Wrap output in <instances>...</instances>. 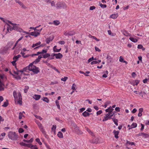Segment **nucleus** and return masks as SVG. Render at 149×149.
<instances>
[{"instance_id":"bf43d9fd","label":"nucleus","mask_w":149,"mask_h":149,"mask_svg":"<svg viewBox=\"0 0 149 149\" xmlns=\"http://www.w3.org/2000/svg\"><path fill=\"white\" fill-rule=\"evenodd\" d=\"M40 61V60H39V59L37 58L36 59V60L35 61H34L33 62V64L34 63V64H36L37 63H38Z\"/></svg>"},{"instance_id":"6e6552de","label":"nucleus","mask_w":149,"mask_h":149,"mask_svg":"<svg viewBox=\"0 0 149 149\" xmlns=\"http://www.w3.org/2000/svg\"><path fill=\"white\" fill-rule=\"evenodd\" d=\"M75 34V32L73 31H65L64 34L65 36H72Z\"/></svg>"},{"instance_id":"f3484780","label":"nucleus","mask_w":149,"mask_h":149,"mask_svg":"<svg viewBox=\"0 0 149 149\" xmlns=\"http://www.w3.org/2000/svg\"><path fill=\"white\" fill-rule=\"evenodd\" d=\"M41 97V96L40 95H34L33 96V98L35 99L36 100H38Z\"/></svg>"},{"instance_id":"a18cd8bd","label":"nucleus","mask_w":149,"mask_h":149,"mask_svg":"<svg viewBox=\"0 0 149 149\" xmlns=\"http://www.w3.org/2000/svg\"><path fill=\"white\" fill-rule=\"evenodd\" d=\"M36 141L40 145H42V143L40 141V139L39 138H37L36 139Z\"/></svg>"},{"instance_id":"8fccbe9b","label":"nucleus","mask_w":149,"mask_h":149,"mask_svg":"<svg viewBox=\"0 0 149 149\" xmlns=\"http://www.w3.org/2000/svg\"><path fill=\"white\" fill-rule=\"evenodd\" d=\"M127 144H129V145H130L131 146H132V145H135V143L134 142H130L128 141H127Z\"/></svg>"},{"instance_id":"2eb2a0df","label":"nucleus","mask_w":149,"mask_h":149,"mask_svg":"<svg viewBox=\"0 0 149 149\" xmlns=\"http://www.w3.org/2000/svg\"><path fill=\"white\" fill-rule=\"evenodd\" d=\"M113 133L116 139L118 138V136L119 133V131H116V130H114L113 131Z\"/></svg>"},{"instance_id":"603ef678","label":"nucleus","mask_w":149,"mask_h":149,"mask_svg":"<svg viewBox=\"0 0 149 149\" xmlns=\"http://www.w3.org/2000/svg\"><path fill=\"white\" fill-rule=\"evenodd\" d=\"M13 95L14 97V98L15 99H16V98H17L18 97H17V94L16 92L15 91H14L13 92Z\"/></svg>"},{"instance_id":"4d7b16f0","label":"nucleus","mask_w":149,"mask_h":149,"mask_svg":"<svg viewBox=\"0 0 149 149\" xmlns=\"http://www.w3.org/2000/svg\"><path fill=\"white\" fill-rule=\"evenodd\" d=\"M68 78L67 77H65L63 78H62L61 79V80L62 81H66V80L68 79Z\"/></svg>"},{"instance_id":"f257e3e1","label":"nucleus","mask_w":149,"mask_h":149,"mask_svg":"<svg viewBox=\"0 0 149 149\" xmlns=\"http://www.w3.org/2000/svg\"><path fill=\"white\" fill-rule=\"evenodd\" d=\"M7 27L6 29L5 34L8 33H10V31H11L13 30L20 31V29L18 26V25L16 24H13L10 21L8 24L6 25Z\"/></svg>"},{"instance_id":"de8ad7c7","label":"nucleus","mask_w":149,"mask_h":149,"mask_svg":"<svg viewBox=\"0 0 149 149\" xmlns=\"http://www.w3.org/2000/svg\"><path fill=\"white\" fill-rule=\"evenodd\" d=\"M47 52V50L46 49H42V50L41 52H40V53H41V55H42L43 54H44V53H46Z\"/></svg>"},{"instance_id":"473e14b6","label":"nucleus","mask_w":149,"mask_h":149,"mask_svg":"<svg viewBox=\"0 0 149 149\" xmlns=\"http://www.w3.org/2000/svg\"><path fill=\"white\" fill-rule=\"evenodd\" d=\"M31 66V64H30L28 66L24 68L23 69V71H24V72H27V70H30V68L29 66L30 67Z\"/></svg>"},{"instance_id":"c85d7f7f","label":"nucleus","mask_w":149,"mask_h":149,"mask_svg":"<svg viewBox=\"0 0 149 149\" xmlns=\"http://www.w3.org/2000/svg\"><path fill=\"white\" fill-rule=\"evenodd\" d=\"M58 136L60 138H63V135L61 132H59L57 134Z\"/></svg>"},{"instance_id":"bb28decb","label":"nucleus","mask_w":149,"mask_h":149,"mask_svg":"<svg viewBox=\"0 0 149 149\" xmlns=\"http://www.w3.org/2000/svg\"><path fill=\"white\" fill-rule=\"evenodd\" d=\"M53 51L55 52H60V50L61 49V48L59 49H57L56 48V46H54L53 47Z\"/></svg>"},{"instance_id":"aec40b11","label":"nucleus","mask_w":149,"mask_h":149,"mask_svg":"<svg viewBox=\"0 0 149 149\" xmlns=\"http://www.w3.org/2000/svg\"><path fill=\"white\" fill-rule=\"evenodd\" d=\"M143 109L142 108H141L139 109V113L138 114V116L140 117L142 116V113L143 112Z\"/></svg>"},{"instance_id":"c9c22d12","label":"nucleus","mask_w":149,"mask_h":149,"mask_svg":"<svg viewBox=\"0 0 149 149\" xmlns=\"http://www.w3.org/2000/svg\"><path fill=\"white\" fill-rule=\"evenodd\" d=\"M53 24L55 25H58L60 24V22L58 20H54L53 22Z\"/></svg>"},{"instance_id":"e433bc0d","label":"nucleus","mask_w":149,"mask_h":149,"mask_svg":"<svg viewBox=\"0 0 149 149\" xmlns=\"http://www.w3.org/2000/svg\"><path fill=\"white\" fill-rule=\"evenodd\" d=\"M41 100L47 103H49V99L47 97H44Z\"/></svg>"},{"instance_id":"f704fd0d","label":"nucleus","mask_w":149,"mask_h":149,"mask_svg":"<svg viewBox=\"0 0 149 149\" xmlns=\"http://www.w3.org/2000/svg\"><path fill=\"white\" fill-rule=\"evenodd\" d=\"M19 144L22 146H23L25 147H28L29 144H26L25 143H24L23 142H21L19 143Z\"/></svg>"},{"instance_id":"052dcab7","label":"nucleus","mask_w":149,"mask_h":149,"mask_svg":"<svg viewBox=\"0 0 149 149\" xmlns=\"http://www.w3.org/2000/svg\"><path fill=\"white\" fill-rule=\"evenodd\" d=\"M18 97L19 100H22V97L21 94L19 93L18 94Z\"/></svg>"},{"instance_id":"6ab92c4d","label":"nucleus","mask_w":149,"mask_h":149,"mask_svg":"<svg viewBox=\"0 0 149 149\" xmlns=\"http://www.w3.org/2000/svg\"><path fill=\"white\" fill-rule=\"evenodd\" d=\"M53 38L49 37L46 39L45 42L47 44H49L53 40Z\"/></svg>"},{"instance_id":"09e8293b","label":"nucleus","mask_w":149,"mask_h":149,"mask_svg":"<svg viewBox=\"0 0 149 149\" xmlns=\"http://www.w3.org/2000/svg\"><path fill=\"white\" fill-rule=\"evenodd\" d=\"M8 103L7 101L4 102L3 104L2 105V106L4 107H6L8 106Z\"/></svg>"},{"instance_id":"a211bd4d","label":"nucleus","mask_w":149,"mask_h":149,"mask_svg":"<svg viewBox=\"0 0 149 149\" xmlns=\"http://www.w3.org/2000/svg\"><path fill=\"white\" fill-rule=\"evenodd\" d=\"M111 119L109 116L107 114H106L104 117V118L102 120L103 121H105Z\"/></svg>"},{"instance_id":"5701e85b","label":"nucleus","mask_w":149,"mask_h":149,"mask_svg":"<svg viewBox=\"0 0 149 149\" xmlns=\"http://www.w3.org/2000/svg\"><path fill=\"white\" fill-rule=\"evenodd\" d=\"M139 81L137 80H135L134 81H133L132 83V84L133 86H137L139 84Z\"/></svg>"},{"instance_id":"5fc2aeb1","label":"nucleus","mask_w":149,"mask_h":149,"mask_svg":"<svg viewBox=\"0 0 149 149\" xmlns=\"http://www.w3.org/2000/svg\"><path fill=\"white\" fill-rule=\"evenodd\" d=\"M35 117L37 118V119H39L40 120H41L42 119V118H41L40 116H37V115H35Z\"/></svg>"},{"instance_id":"412c9836","label":"nucleus","mask_w":149,"mask_h":149,"mask_svg":"<svg viewBox=\"0 0 149 149\" xmlns=\"http://www.w3.org/2000/svg\"><path fill=\"white\" fill-rule=\"evenodd\" d=\"M137 124L136 123H133L131 125L130 127L128 128L129 130H130L132 128H134L137 127Z\"/></svg>"},{"instance_id":"a19ab883","label":"nucleus","mask_w":149,"mask_h":149,"mask_svg":"<svg viewBox=\"0 0 149 149\" xmlns=\"http://www.w3.org/2000/svg\"><path fill=\"white\" fill-rule=\"evenodd\" d=\"M86 130L87 132L91 134L92 136L94 135L93 133L89 129L87 128H86Z\"/></svg>"},{"instance_id":"0e129e2a","label":"nucleus","mask_w":149,"mask_h":149,"mask_svg":"<svg viewBox=\"0 0 149 149\" xmlns=\"http://www.w3.org/2000/svg\"><path fill=\"white\" fill-rule=\"evenodd\" d=\"M85 110V109L84 108H82L80 109L79 112L80 113H82Z\"/></svg>"},{"instance_id":"ea45409f","label":"nucleus","mask_w":149,"mask_h":149,"mask_svg":"<svg viewBox=\"0 0 149 149\" xmlns=\"http://www.w3.org/2000/svg\"><path fill=\"white\" fill-rule=\"evenodd\" d=\"M55 103L56 104V105L57 106V108L60 109V106L59 104V101L58 100H56L55 101Z\"/></svg>"},{"instance_id":"1a4fd4ad","label":"nucleus","mask_w":149,"mask_h":149,"mask_svg":"<svg viewBox=\"0 0 149 149\" xmlns=\"http://www.w3.org/2000/svg\"><path fill=\"white\" fill-rule=\"evenodd\" d=\"M52 56H55V57L57 59H60L63 57V55L60 53H58V54H52L51 55Z\"/></svg>"},{"instance_id":"3c124183","label":"nucleus","mask_w":149,"mask_h":149,"mask_svg":"<svg viewBox=\"0 0 149 149\" xmlns=\"http://www.w3.org/2000/svg\"><path fill=\"white\" fill-rule=\"evenodd\" d=\"M56 128V125H53L52 126V131L54 132L55 131V130Z\"/></svg>"},{"instance_id":"37998d69","label":"nucleus","mask_w":149,"mask_h":149,"mask_svg":"<svg viewBox=\"0 0 149 149\" xmlns=\"http://www.w3.org/2000/svg\"><path fill=\"white\" fill-rule=\"evenodd\" d=\"M19 119H21L22 118V117H24V115L22 113L20 112L19 113Z\"/></svg>"},{"instance_id":"39448f33","label":"nucleus","mask_w":149,"mask_h":149,"mask_svg":"<svg viewBox=\"0 0 149 149\" xmlns=\"http://www.w3.org/2000/svg\"><path fill=\"white\" fill-rule=\"evenodd\" d=\"M37 125L39 128L40 130L42 132L43 134L45 136L46 135V132L42 124L41 123H38Z\"/></svg>"},{"instance_id":"ddd939ff","label":"nucleus","mask_w":149,"mask_h":149,"mask_svg":"<svg viewBox=\"0 0 149 149\" xmlns=\"http://www.w3.org/2000/svg\"><path fill=\"white\" fill-rule=\"evenodd\" d=\"M28 147L29 148L31 149H38V148L36 145H32L31 143L29 144Z\"/></svg>"},{"instance_id":"680f3d73","label":"nucleus","mask_w":149,"mask_h":149,"mask_svg":"<svg viewBox=\"0 0 149 149\" xmlns=\"http://www.w3.org/2000/svg\"><path fill=\"white\" fill-rule=\"evenodd\" d=\"M24 130L22 128H19V129L18 132L19 133H22L24 132Z\"/></svg>"},{"instance_id":"774afa93","label":"nucleus","mask_w":149,"mask_h":149,"mask_svg":"<svg viewBox=\"0 0 149 149\" xmlns=\"http://www.w3.org/2000/svg\"><path fill=\"white\" fill-rule=\"evenodd\" d=\"M124 59L122 56H120L119 58V61L120 62H123Z\"/></svg>"},{"instance_id":"79ce46f5","label":"nucleus","mask_w":149,"mask_h":149,"mask_svg":"<svg viewBox=\"0 0 149 149\" xmlns=\"http://www.w3.org/2000/svg\"><path fill=\"white\" fill-rule=\"evenodd\" d=\"M99 4L100 6L103 8H106L107 7L106 5L102 4L100 2L99 3Z\"/></svg>"},{"instance_id":"338daca9","label":"nucleus","mask_w":149,"mask_h":149,"mask_svg":"<svg viewBox=\"0 0 149 149\" xmlns=\"http://www.w3.org/2000/svg\"><path fill=\"white\" fill-rule=\"evenodd\" d=\"M115 110L116 111L119 112L120 111V108L119 107H116Z\"/></svg>"},{"instance_id":"a878e982","label":"nucleus","mask_w":149,"mask_h":149,"mask_svg":"<svg viewBox=\"0 0 149 149\" xmlns=\"http://www.w3.org/2000/svg\"><path fill=\"white\" fill-rule=\"evenodd\" d=\"M129 39L132 42H136L138 40L136 38H134L133 37H130Z\"/></svg>"},{"instance_id":"f03ea898","label":"nucleus","mask_w":149,"mask_h":149,"mask_svg":"<svg viewBox=\"0 0 149 149\" xmlns=\"http://www.w3.org/2000/svg\"><path fill=\"white\" fill-rule=\"evenodd\" d=\"M8 136L9 138L13 141L17 140L18 136L15 132L10 131L8 132Z\"/></svg>"},{"instance_id":"49530a36","label":"nucleus","mask_w":149,"mask_h":149,"mask_svg":"<svg viewBox=\"0 0 149 149\" xmlns=\"http://www.w3.org/2000/svg\"><path fill=\"white\" fill-rule=\"evenodd\" d=\"M143 136L145 138L149 137V135L148 134L143 132Z\"/></svg>"},{"instance_id":"9b49d317","label":"nucleus","mask_w":149,"mask_h":149,"mask_svg":"<svg viewBox=\"0 0 149 149\" xmlns=\"http://www.w3.org/2000/svg\"><path fill=\"white\" fill-rule=\"evenodd\" d=\"M40 34V33L38 32L34 31L30 33V35L37 37Z\"/></svg>"},{"instance_id":"6e6d98bb","label":"nucleus","mask_w":149,"mask_h":149,"mask_svg":"<svg viewBox=\"0 0 149 149\" xmlns=\"http://www.w3.org/2000/svg\"><path fill=\"white\" fill-rule=\"evenodd\" d=\"M76 87V85L75 84H73L72 86V90H75L76 88H75Z\"/></svg>"},{"instance_id":"7ed1b4c3","label":"nucleus","mask_w":149,"mask_h":149,"mask_svg":"<svg viewBox=\"0 0 149 149\" xmlns=\"http://www.w3.org/2000/svg\"><path fill=\"white\" fill-rule=\"evenodd\" d=\"M30 71H32L34 74H37L40 72L39 68L33 65V63H31Z\"/></svg>"},{"instance_id":"7c9ffc66","label":"nucleus","mask_w":149,"mask_h":149,"mask_svg":"<svg viewBox=\"0 0 149 149\" xmlns=\"http://www.w3.org/2000/svg\"><path fill=\"white\" fill-rule=\"evenodd\" d=\"M21 57V55L20 54L16 56H15L13 59V60H16V61H17L18 59L20 57Z\"/></svg>"},{"instance_id":"4c0bfd02","label":"nucleus","mask_w":149,"mask_h":149,"mask_svg":"<svg viewBox=\"0 0 149 149\" xmlns=\"http://www.w3.org/2000/svg\"><path fill=\"white\" fill-rule=\"evenodd\" d=\"M112 119L113 120V121L114 122L115 124L116 125L118 126V120L117 119H116L114 118H112Z\"/></svg>"},{"instance_id":"dca6fc26","label":"nucleus","mask_w":149,"mask_h":149,"mask_svg":"<svg viewBox=\"0 0 149 149\" xmlns=\"http://www.w3.org/2000/svg\"><path fill=\"white\" fill-rule=\"evenodd\" d=\"M15 2L16 3H18L22 7V8L24 9L26 8V7L24 5L23 3L20 1L17 0H16Z\"/></svg>"},{"instance_id":"9d476101","label":"nucleus","mask_w":149,"mask_h":149,"mask_svg":"<svg viewBox=\"0 0 149 149\" xmlns=\"http://www.w3.org/2000/svg\"><path fill=\"white\" fill-rule=\"evenodd\" d=\"M41 44V42L40 41L38 42H37L35 44H33L32 47H36L34 48V49L35 50L36 49L40 47V45Z\"/></svg>"},{"instance_id":"2f4dec72","label":"nucleus","mask_w":149,"mask_h":149,"mask_svg":"<svg viewBox=\"0 0 149 149\" xmlns=\"http://www.w3.org/2000/svg\"><path fill=\"white\" fill-rule=\"evenodd\" d=\"M42 57L44 58H46L48 57H49L50 56V54L49 53H45V54H42Z\"/></svg>"},{"instance_id":"b1692460","label":"nucleus","mask_w":149,"mask_h":149,"mask_svg":"<svg viewBox=\"0 0 149 149\" xmlns=\"http://www.w3.org/2000/svg\"><path fill=\"white\" fill-rule=\"evenodd\" d=\"M118 17V15L116 14H113L110 16V17L113 19H116Z\"/></svg>"},{"instance_id":"cd10ccee","label":"nucleus","mask_w":149,"mask_h":149,"mask_svg":"<svg viewBox=\"0 0 149 149\" xmlns=\"http://www.w3.org/2000/svg\"><path fill=\"white\" fill-rule=\"evenodd\" d=\"M101 62V60H98L97 61H92L91 63V65H93L94 64H96L97 63H100Z\"/></svg>"},{"instance_id":"69168bd1","label":"nucleus","mask_w":149,"mask_h":149,"mask_svg":"<svg viewBox=\"0 0 149 149\" xmlns=\"http://www.w3.org/2000/svg\"><path fill=\"white\" fill-rule=\"evenodd\" d=\"M91 36L94 39H95V40H96L97 41H99L100 40L99 39H97L95 37L93 36Z\"/></svg>"},{"instance_id":"864d4df0","label":"nucleus","mask_w":149,"mask_h":149,"mask_svg":"<svg viewBox=\"0 0 149 149\" xmlns=\"http://www.w3.org/2000/svg\"><path fill=\"white\" fill-rule=\"evenodd\" d=\"M24 52H23L22 51H21L20 52V54L22 55V56L24 58H25L27 57H28L27 56H24L25 53Z\"/></svg>"},{"instance_id":"58836bf2","label":"nucleus","mask_w":149,"mask_h":149,"mask_svg":"<svg viewBox=\"0 0 149 149\" xmlns=\"http://www.w3.org/2000/svg\"><path fill=\"white\" fill-rule=\"evenodd\" d=\"M108 74V72L107 70H106L105 72V73L102 75L103 77L106 78L107 77V75Z\"/></svg>"},{"instance_id":"f8f14e48","label":"nucleus","mask_w":149,"mask_h":149,"mask_svg":"<svg viewBox=\"0 0 149 149\" xmlns=\"http://www.w3.org/2000/svg\"><path fill=\"white\" fill-rule=\"evenodd\" d=\"M5 88L4 84L3 82H0V91H3Z\"/></svg>"},{"instance_id":"0eeeda50","label":"nucleus","mask_w":149,"mask_h":149,"mask_svg":"<svg viewBox=\"0 0 149 149\" xmlns=\"http://www.w3.org/2000/svg\"><path fill=\"white\" fill-rule=\"evenodd\" d=\"M0 19L5 23V24L4 25V28L3 29V31H5L7 27L6 25L8 24L9 22H10V21L7 19H4L3 18L0 17Z\"/></svg>"},{"instance_id":"4468645a","label":"nucleus","mask_w":149,"mask_h":149,"mask_svg":"<svg viewBox=\"0 0 149 149\" xmlns=\"http://www.w3.org/2000/svg\"><path fill=\"white\" fill-rule=\"evenodd\" d=\"M13 42H9L8 43V45L6 47L5 49L6 50H7L9 49L11 47V46H12L13 45Z\"/></svg>"},{"instance_id":"c756f323","label":"nucleus","mask_w":149,"mask_h":149,"mask_svg":"<svg viewBox=\"0 0 149 149\" xmlns=\"http://www.w3.org/2000/svg\"><path fill=\"white\" fill-rule=\"evenodd\" d=\"M10 73L11 74L13 77H14L17 80H20L21 79V77L19 76H15L14 74H12L11 72H10Z\"/></svg>"},{"instance_id":"20e7f679","label":"nucleus","mask_w":149,"mask_h":149,"mask_svg":"<svg viewBox=\"0 0 149 149\" xmlns=\"http://www.w3.org/2000/svg\"><path fill=\"white\" fill-rule=\"evenodd\" d=\"M37 125L39 128L40 130L42 132L43 134L45 136L46 135V132L42 124L41 123H38Z\"/></svg>"},{"instance_id":"393cba45","label":"nucleus","mask_w":149,"mask_h":149,"mask_svg":"<svg viewBox=\"0 0 149 149\" xmlns=\"http://www.w3.org/2000/svg\"><path fill=\"white\" fill-rule=\"evenodd\" d=\"M123 35H124L125 36H131V34L130 33H129L127 31H123Z\"/></svg>"},{"instance_id":"e2e57ef3","label":"nucleus","mask_w":149,"mask_h":149,"mask_svg":"<svg viewBox=\"0 0 149 149\" xmlns=\"http://www.w3.org/2000/svg\"><path fill=\"white\" fill-rule=\"evenodd\" d=\"M79 72L80 73L82 74H84L85 76H89L87 74H86V73H85V72H83V71H79Z\"/></svg>"},{"instance_id":"13d9d810","label":"nucleus","mask_w":149,"mask_h":149,"mask_svg":"<svg viewBox=\"0 0 149 149\" xmlns=\"http://www.w3.org/2000/svg\"><path fill=\"white\" fill-rule=\"evenodd\" d=\"M49 3H51V5L52 6H55V3L54 1H50Z\"/></svg>"},{"instance_id":"c03bdc74","label":"nucleus","mask_w":149,"mask_h":149,"mask_svg":"<svg viewBox=\"0 0 149 149\" xmlns=\"http://www.w3.org/2000/svg\"><path fill=\"white\" fill-rule=\"evenodd\" d=\"M29 89V87L28 86H25V88L24 89V92L25 93H26L27 91Z\"/></svg>"},{"instance_id":"72a5a7b5","label":"nucleus","mask_w":149,"mask_h":149,"mask_svg":"<svg viewBox=\"0 0 149 149\" xmlns=\"http://www.w3.org/2000/svg\"><path fill=\"white\" fill-rule=\"evenodd\" d=\"M98 141V139L97 138H94L92 140V142L93 143H97Z\"/></svg>"},{"instance_id":"4be33fe9","label":"nucleus","mask_w":149,"mask_h":149,"mask_svg":"<svg viewBox=\"0 0 149 149\" xmlns=\"http://www.w3.org/2000/svg\"><path fill=\"white\" fill-rule=\"evenodd\" d=\"M91 113H89L88 112L86 111H84L83 113V115L85 117L88 116H89Z\"/></svg>"},{"instance_id":"423d86ee","label":"nucleus","mask_w":149,"mask_h":149,"mask_svg":"<svg viewBox=\"0 0 149 149\" xmlns=\"http://www.w3.org/2000/svg\"><path fill=\"white\" fill-rule=\"evenodd\" d=\"M56 8L57 9H59L61 8L65 9L67 7L66 4L64 2H61L60 4H56Z\"/></svg>"}]
</instances>
